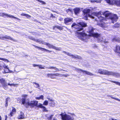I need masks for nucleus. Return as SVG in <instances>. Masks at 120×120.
<instances>
[{"label": "nucleus", "mask_w": 120, "mask_h": 120, "mask_svg": "<svg viewBox=\"0 0 120 120\" xmlns=\"http://www.w3.org/2000/svg\"><path fill=\"white\" fill-rule=\"evenodd\" d=\"M38 101H31L30 102L28 99L26 100V99L25 98H22V104L23 105L25 104V106L26 108H28L30 106L31 108H33L34 106H36L38 108L43 109V111L44 112H47L48 110L46 109L45 107L41 103H39L38 105Z\"/></svg>", "instance_id": "f257e3e1"}, {"label": "nucleus", "mask_w": 120, "mask_h": 120, "mask_svg": "<svg viewBox=\"0 0 120 120\" xmlns=\"http://www.w3.org/2000/svg\"><path fill=\"white\" fill-rule=\"evenodd\" d=\"M87 26V24L84 22H79L78 23V24L74 22L72 25L71 27L74 28L77 31H79L83 29V27H86Z\"/></svg>", "instance_id": "f03ea898"}, {"label": "nucleus", "mask_w": 120, "mask_h": 120, "mask_svg": "<svg viewBox=\"0 0 120 120\" xmlns=\"http://www.w3.org/2000/svg\"><path fill=\"white\" fill-rule=\"evenodd\" d=\"M61 117V119L63 120H74V118L72 116L68 115L66 114H64L62 113L59 115Z\"/></svg>", "instance_id": "7ed1b4c3"}, {"label": "nucleus", "mask_w": 120, "mask_h": 120, "mask_svg": "<svg viewBox=\"0 0 120 120\" xmlns=\"http://www.w3.org/2000/svg\"><path fill=\"white\" fill-rule=\"evenodd\" d=\"M94 15L98 18V21L100 22H103L106 20L105 18L101 16V14L100 12H94Z\"/></svg>", "instance_id": "20e7f679"}, {"label": "nucleus", "mask_w": 120, "mask_h": 120, "mask_svg": "<svg viewBox=\"0 0 120 120\" xmlns=\"http://www.w3.org/2000/svg\"><path fill=\"white\" fill-rule=\"evenodd\" d=\"M75 34L77 35L79 39L82 41L84 40L83 37L87 36L86 34L85 33L83 32H79L77 31L75 32Z\"/></svg>", "instance_id": "39448f33"}, {"label": "nucleus", "mask_w": 120, "mask_h": 120, "mask_svg": "<svg viewBox=\"0 0 120 120\" xmlns=\"http://www.w3.org/2000/svg\"><path fill=\"white\" fill-rule=\"evenodd\" d=\"M106 70H102V69H99L98 70V73L100 74L106 75H110L111 72Z\"/></svg>", "instance_id": "423d86ee"}, {"label": "nucleus", "mask_w": 120, "mask_h": 120, "mask_svg": "<svg viewBox=\"0 0 120 120\" xmlns=\"http://www.w3.org/2000/svg\"><path fill=\"white\" fill-rule=\"evenodd\" d=\"M75 70L79 72H82L83 73H85L87 75L90 76L93 75H94L93 74L88 71L80 69L75 68Z\"/></svg>", "instance_id": "0eeeda50"}, {"label": "nucleus", "mask_w": 120, "mask_h": 120, "mask_svg": "<svg viewBox=\"0 0 120 120\" xmlns=\"http://www.w3.org/2000/svg\"><path fill=\"white\" fill-rule=\"evenodd\" d=\"M47 77L52 79L55 78V76L61 77V75L59 73L48 74H47Z\"/></svg>", "instance_id": "6e6552de"}, {"label": "nucleus", "mask_w": 120, "mask_h": 120, "mask_svg": "<svg viewBox=\"0 0 120 120\" xmlns=\"http://www.w3.org/2000/svg\"><path fill=\"white\" fill-rule=\"evenodd\" d=\"M118 19V17L116 14H112L109 19L111 20L112 22L114 23L115 22H116Z\"/></svg>", "instance_id": "1a4fd4ad"}, {"label": "nucleus", "mask_w": 120, "mask_h": 120, "mask_svg": "<svg viewBox=\"0 0 120 120\" xmlns=\"http://www.w3.org/2000/svg\"><path fill=\"white\" fill-rule=\"evenodd\" d=\"M5 16H6L7 17H9L10 18H14L15 19L19 20V19L18 18L15 17L12 15H8V14L4 13H0V16L4 17Z\"/></svg>", "instance_id": "9d476101"}, {"label": "nucleus", "mask_w": 120, "mask_h": 120, "mask_svg": "<svg viewBox=\"0 0 120 120\" xmlns=\"http://www.w3.org/2000/svg\"><path fill=\"white\" fill-rule=\"evenodd\" d=\"M44 45L47 46L49 48H52L53 49H54L56 50L60 51V48L56 47L52 45H51L48 43H45Z\"/></svg>", "instance_id": "9b49d317"}, {"label": "nucleus", "mask_w": 120, "mask_h": 120, "mask_svg": "<svg viewBox=\"0 0 120 120\" xmlns=\"http://www.w3.org/2000/svg\"><path fill=\"white\" fill-rule=\"evenodd\" d=\"M32 45L35 48H37V49H38L40 50L41 51H46L47 52H48V53H50V52H54L53 51H52V50H48L44 48H42L40 47H39L36 46L34 45Z\"/></svg>", "instance_id": "f8f14e48"}, {"label": "nucleus", "mask_w": 120, "mask_h": 120, "mask_svg": "<svg viewBox=\"0 0 120 120\" xmlns=\"http://www.w3.org/2000/svg\"><path fill=\"white\" fill-rule=\"evenodd\" d=\"M73 19L70 18H66L64 19V23L66 24H69L68 23L72 21Z\"/></svg>", "instance_id": "ddd939ff"}, {"label": "nucleus", "mask_w": 120, "mask_h": 120, "mask_svg": "<svg viewBox=\"0 0 120 120\" xmlns=\"http://www.w3.org/2000/svg\"><path fill=\"white\" fill-rule=\"evenodd\" d=\"M65 27L64 26H54L52 27V29L53 30H56L57 29H58L60 30H63V27Z\"/></svg>", "instance_id": "4468645a"}, {"label": "nucleus", "mask_w": 120, "mask_h": 120, "mask_svg": "<svg viewBox=\"0 0 120 120\" xmlns=\"http://www.w3.org/2000/svg\"><path fill=\"white\" fill-rule=\"evenodd\" d=\"M83 13L84 14H86V15H88V16L91 18L92 19H94V17L91 16L89 13L90 12V9H85L83 11Z\"/></svg>", "instance_id": "2eb2a0df"}, {"label": "nucleus", "mask_w": 120, "mask_h": 120, "mask_svg": "<svg viewBox=\"0 0 120 120\" xmlns=\"http://www.w3.org/2000/svg\"><path fill=\"white\" fill-rule=\"evenodd\" d=\"M114 51L120 54L118 55V56L120 57V46L116 45Z\"/></svg>", "instance_id": "dca6fc26"}, {"label": "nucleus", "mask_w": 120, "mask_h": 120, "mask_svg": "<svg viewBox=\"0 0 120 120\" xmlns=\"http://www.w3.org/2000/svg\"><path fill=\"white\" fill-rule=\"evenodd\" d=\"M112 14L111 13L109 12L108 11L104 12L103 13V15H104L105 17L108 18V19H109Z\"/></svg>", "instance_id": "f3484780"}, {"label": "nucleus", "mask_w": 120, "mask_h": 120, "mask_svg": "<svg viewBox=\"0 0 120 120\" xmlns=\"http://www.w3.org/2000/svg\"><path fill=\"white\" fill-rule=\"evenodd\" d=\"M88 29L89 36L91 37L92 34L94 33V29L92 27L90 26L89 27Z\"/></svg>", "instance_id": "a211bd4d"}, {"label": "nucleus", "mask_w": 120, "mask_h": 120, "mask_svg": "<svg viewBox=\"0 0 120 120\" xmlns=\"http://www.w3.org/2000/svg\"><path fill=\"white\" fill-rule=\"evenodd\" d=\"M68 55L70 56H72V58L79 59H81L82 58L81 57L77 55L75 56L73 54H71V53H68Z\"/></svg>", "instance_id": "6ab92c4d"}, {"label": "nucleus", "mask_w": 120, "mask_h": 120, "mask_svg": "<svg viewBox=\"0 0 120 120\" xmlns=\"http://www.w3.org/2000/svg\"><path fill=\"white\" fill-rule=\"evenodd\" d=\"M5 39H9L13 41H14L13 39L10 36L7 35H5V36H3L2 37V40H4Z\"/></svg>", "instance_id": "aec40b11"}, {"label": "nucleus", "mask_w": 120, "mask_h": 120, "mask_svg": "<svg viewBox=\"0 0 120 120\" xmlns=\"http://www.w3.org/2000/svg\"><path fill=\"white\" fill-rule=\"evenodd\" d=\"M80 9L78 8H76L73 9V11L75 15H77L79 13Z\"/></svg>", "instance_id": "412c9836"}, {"label": "nucleus", "mask_w": 120, "mask_h": 120, "mask_svg": "<svg viewBox=\"0 0 120 120\" xmlns=\"http://www.w3.org/2000/svg\"><path fill=\"white\" fill-rule=\"evenodd\" d=\"M101 35L100 34H98V33H94L92 34L91 37H92L94 38H98L99 37H100Z\"/></svg>", "instance_id": "4be33fe9"}, {"label": "nucleus", "mask_w": 120, "mask_h": 120, "mask_svg": "<svg viewBox=\"0 0 120 120\" xmlns=\"http://www.w3.org/2000/svg\"><path fill=\"white\" fill-rule=\"evenodd\" d=\"M114 4H116L118 6L120 7V0H114Z\"/></svg>", "instance_id": "5701e85b"}, {"label": "nucleus", "mask_w": 120, "mask_h": 120, "mask_svg": "<svg viewBox=\"0 0 120 120\" xmlns=\"http://www.w3.org/2000/svg\"><path fill=\"white\" fill-rule=\"evenodd\" d=\"M105 1L107 3L110 5H113L114 4L113 2L114 0H105Z\"/></svg>", "instance_id": "b1692460"}, {"label": "nucleus", "mask_w": 120, "mask_h": 120, "mask_svg": "<svg viewBox=\"0 0 120 120\" xmlns=\"http://www.w3.org/2000/svg\"><path fill=\"white\" fill-rule=\"evenodd\" d=\"M25 118L24 114L23 112H21L20 113V115L19 116V119H22Z\"/></svg>", "instance_id": "393cba45"}, {"label": "nucleus", "mask_w": 120, "mask_h": 120, "mask_svg": "<svg viewBox=\"0 0 120 120\" xmlns=\"http://www.w3.org/2000/svg\"><path fill=\"white\" fill-rule=\"evenodd\" d=\"M21 15L22 16H25L27 18H31V16L30 15L27 14H25L23 13H22L21 14Z\"/></svg>", "instance_id": "a878e982"}, {"label": "nucleus", "mask_w": 120, "mask_h": 120, "mask_svg": "<svg viewBox=\"0 0 120 120\" xmlns=\"http://www.w3.org/2000/svg\"><path fill=\"white\" fill-rule=\"evenodd\" d=\"M46 68L48 69H54L58 71L59 70L58 68H57L53 66H51L49 67H47Z\"/></svg>", "instance_id": "bb28decb"}, {"label": "nucleus", "mask_w": 120, "mask_h": 120, "mask_svg": "<svg viewBox=\"0 0 120 120\" xmlns=\"http://www.w3.org/2000/svg\"><path fill=\"white\" fill-rule=\"evenodd\" d=\"M8 85L6 82L4 83L2 85V86L3 88L5 89H6L8 88Z\"/></svg>", "instance_id": "cd10ccee"}, {"label": "nucleus", "mask_w": 120, "mask_h": 120, "mask_svg": "<svg viewBox=\"0 0 120 120\" xmlns=\"http://www.w3.org/2000/svg\"><path fill=\"white\" fill-rule=\"evenodd\" d=\"M0 82L2 85L6 82L5 80L3 78L0 79Z\"/></svg>", "instance_id": "c85d7f7f"}, {"label": "nucleus", "mask_w": 120, "mask_h": 120, "mask_svg": "<svg viewBox=\"0 0 120 120\" xmlns=\"http://www.w3.org/2000/svg\"><path fill=\"white\" fill-rule=\"evenodd\" d=\"M109 81L111 82H113L116 84V85L120 86V82H118L115 81L111 80H110Z\"/></svg>", "instance_id": "c756f323"}, {"label": "nucleus", "mask_w": 120, "mask_h": 120, "mask_svg": "<svg viewBox=\"0 0 120 120\" xmlns=\"http://www.w3.org/2000/svg\"><path fill=\"white\" fill-rule=\"evenodd\" d=\"M110 72H111V74L110 75H113L117 76L119 75V74L118 73H114L111 71H110Z\"/></svg>", "instance_id": "7c9ffc66"}, {"label": "nucleus", "mask_w": 120, "mask_h": 120, "mask_svg": "<svg viewBox=\"0 0 120 120\" xmlns=\"http://www.w3.org/2000/svg\"><path fill=\"white\" fill-rule=\"evenodd\" d=\"M35 98L36 99L40 100V99H41L42 100L44 99V96L43 95H41L40 97H36Z\"/></svg>", "instance_id": "2f4dec72"}, {"label": "nucleus", "mask_w": 120, "mask_h": 120, "mask_svg": "<svg viewBox=\"0 0 120 120\" xmlns=\"http://www.w3.org/2000/svg\"><path fill=\"white\" fill-rule=\"evenodd\" d=\"M54 116L53 114L50 115L49 117H47V119L48 120H51Z\"/></svg>", "instance_id": "473e14b6"}, {"label": "nucleus", "mask_w": 120, "mask_h": 120, "mask_svg": "<svg viewBox=\"0 0 120 120\" xmlns=\"http://www.w3.org/2000/svg\"><path fill=\"white\" fill-rule=\"evenodd\" d=\"M119 27V25L118 24L116 23L114 24L113 26V27L118 28Z\"/></svg>", "instance_id": "72a5a7b5"}, {"label": "nucleus", "mask_w": 120, "mask_h": 120, "mask_svg": "<svg viewBox=\"0 0 120 120\" xmlns=\"http://www.w3.org/2000/svg\"><path fill=\"white\" fill-rule=\"evenodd\" d=\"M0 60L4 61L5 62H9V60L5 58H0Z\"/></svg>", "instance_id": "f704fd0d"}, {"label": "nucleus", "mask_w": 120, "mask_h": 120, "mask_svg": "<svg viewBox=\"0 0 120 120\" xmlns=\"http://www.w3.org/2000/svg\"><path fill=\"white\" fill-rule=\"evenodd\" d=\"M112 40L113 41L118 42H119L120 41L118 38L116 37L113 38Z\"/></svg>", "instance_id": "c9c22d12"}, {"label": "nucleus", "mask_w": 120, "mask_h": 120, "mask_svg": "<svg viewBox=\"0 0 120 120\" xmlns=\"http://www.w3.org/2000/svg\"><path fill=\"white\" fill-rule=\"evenodd\" d=\"M33 83V84H35L36 85V86L35 87L36 88H38L40 87V86L39 85V84L38 83L36 82H34Z\"/></svg>", "instance_id": "e433bc0d"}, {"label": "nucleus", "mask_w": 120, "mask_h": 120, "mask_svg": "<svg viewBox=\"0 0 120 120\" xmlns=\"http://www.w3.org/2000/svg\"><path fill=\"white\" fill-rule=\"evenodd\" d=\"M12 110L11 111L14 113H15L16 112V109L15 108L13 107H12Z\"/></svg>", "instance_id": "4c0bfd02"}, {"label": "nucleus", "mask_w": 120, "mask_h": 120, "mask_svg": "<svg viewBox=\"0 0 120 120\" xmlns=\"http://www.w3.org/2000/svg\"><path fill=\"white\" fill-rule=\"evenodd\" d=\"M36 0L38 1V2L41 3L42 4H45L46 3L45 2L42 1L40 0Z\"/></svg>", "instance_id": "58836bf2"}, {"label": "nucleus", "mask_w": 120, "mask_h": 120, "mask_svg": "<svg viewBox=\"0 0 120 120\" xmlns=\"http://www.w3.org/2000/svg\"><path fill=\"white\" fill-rule=\"evenodd\" d=\"M48 104V101L47 100L45 101L44 102L43 105H47Z\"/></svg>", "instance_id": "ea45409f"}, {"label": "nucleus", "mask_w": 120, "mask_h": 120, "mask_svg": "<svg viewBox=\"0 0 120 120\" xmlns=\"http://www.w3.org/2000/svg\"><path fill=\"white\" fill-rule=\"evenodd\" d=\"M110 97L111 98H112V99H115V100H117V101H120V100L118 98H114V97H113L112 96H110Z\"/></svg>", "instance_id": "a19ab883"}, {"label": "nucleus", "mask_w": 120, "mask_h": 120, "mask_svg": "<svg viewBox=\"0 0 120 120\" xmlns=\"http://www.w3.org/2000/svg\"><path fill=\"white\" fill-rule=\"evenodd\" d=\"M28 38L30 40H31L34 41H36V40L33 37H29Z\"/></svg>", "instance_id": "79ce46f5"}, {"label": "nucleus", "mask_w": 120, "mask_h": 120, "mask_svg": "<svg viewBox=\"0 0 120 120\" xmlns=\"http://www.w3.org/2000/svg\"><path fill=\"white\" fill-rule=\"evenodd\" d=\"M15 113H14L13 112L11 111V112H10L8 115L10 116V117H11Z\"/></svg>", "instance_id": "37998d69"}, {"label": "nucleus", "mask_w": 120, "mask_h": 120, "mask_svg": "<svg viewBox=\"0 0 120 120\" xmlns=\"http://www.w3.org/2000/svg\"><path fill=\"white\" fill-rule=\"evenodd\" d=\"M8 70L9 69L8 68H6L4 69V71L5 72V73H8Z\"/></svg>", "instance_id": "c03bdc74"}, {"label": "nucleus", "mask_w": 120, "mask_h": 120, "mask_svg": "<svg viewBox=\"0 0 120 120\" xmlns=\"http://www.w3.org/2000/svg\"><path fill=\"white\" fill-rule=\"evenodd\" d=\"M10 98L9 97H7L6 99L5 100V102H7L8 103V101H10Z\"/></svg>", "instance_id": "a18cd8bd"}, {"label": "nucleus", "mask_w": 120, "mask_h": 120, "mask_svg": "<svg viewBox=\"0 0 120 120\" xmlns=\"http://www.w3.org/2000/svg\"><path fill=\"white\" fill-rule=\"evenodd\" d=\"M97 25L101 27H103L104 26V24L102 23H98Z\"/></svg>", "instance_id": "49530a36"}, {"label": "nucleus", "mask_w": 120, "mask_h": 120, "mask_svg": "<svg viewBox=\"0 0 120 120\" xmlns=\"http://www.w3.org/2000/svg\"><path fill=\"white\" fill-rule=\"evenodd\" d=\"M38 67H39V68L41 69H44V68L41 65H38Z\"/></svg>", "instance_id": "de8ad7c7"}, {"label": "nucleus", "mask_w": 120, "mask_h": 120, "mask_svg": "<svg viewBox=\"0 0 120 120\" xmlns=\"http://www.w3.org/2000/svg\"><path fill=\"white\" fill-rule=\"evenodd\" d=\"M28 96V95L27 94H24L22 95V97L24 98H25Z\"/></svg>", "instance_id": "09e8293b"}, {"label": "nucleus", "mask_w": 120, "mask_h": 120, "mask_svg": "<svg viewBox=\"0 0 120 120\" xmlns=\"http://www.w3.org/2000/svg\"><path fill=\"white\" fill-rule=\"evenodd\" d=\"M50 17H52L53 18H55V17L53 15L52 13H51V14Z\"/></svg>", "instance_id": "8fccbe9b"}, {"label": "nucleus", "mask_w": 120, "mask_h": 120, "mask_svg": "<svg viewBox=\"0 0 120 120\" xmlns=\"http://www.w3.org/2000/svg\"><path fill=\"white\" fill-rule=\"evenodd\" d=\"M69 75L68 74H63L62 75V76L63 77H67L68 76H69Z\"/></svg>", "instance_id": "3c124183"}, {"label": "nucleus", "mask_w": 120, "mask_h": 120, "mask_svg": "<svg viewBox=\"0 0 120 120\" xmlns=\"http://www.w3.org/2000/svg\"><path fill=\"white\" fill-rule=\"evenodd\" d=\"M59 20L60 21H61L63 20V18L62 17H60L59 19Z\"/></svg>", "instance_id": "603ef678"}, {"label": "nucleus", "mask_w": 120, "mask_h": 120, "mask_svg": "<svg viewBox=\"0 0 120 120\" xmlns=\"http://www.w3.org/2000/svg\"><path fill=\"white\" fill-rule=\"evenodd\" d=\"M12 86H18L19 85V84L17 83V84H14V83H12Z\"/></svg>", "instance_id": "864d4df0"}, {"label": "nucleus", "mask_w": 120, "mask_h": 120, "mask_svg": "<svg viewBox=\"0 0 120 120\" xmlns=\"http://www.w3.org/2000/svg\"><path fill=\"white\" fill-rule=\"evenodd\" d=\"M8 103L7 102H6L5 104V106L7 108V107L8 105Z\"/></svg>", "instance_id": "5fc2aeb1"}, {"label": "nucleus", "mask_w": 120, "mask_h": 120, "mask_svg": "<svg viewBox=\"0 0 120 120\" xmlns=\"http://www.w3.org/2000/svg\"><path fill=\"white\" fill-rule=\"evenodd\" d=\"M33 65L34 67H35L36 66L38 67V65L36 64H33Z\"/></svg>", "instance_id": "6e6d98bb"}, {"label": "nucleus", "mask_w": 120, "mask_h": 120, "mask_svg": "<svg viewBox=\"0 0 120 120\" xmlns=\"http://www.w3.org/2000/svg\"><path fill=\"white\" fill-rule=\"evenodd\" d=\"M63 52L65 54H66L67 55H68V53H69L65 51H63Z\"/></svg>", "instance_id": "4d7b16f0"}, {"label": "nucleus", "mask_w": 120, "mask_h": 120, "mask_svg": "<svg viewBox=\"0 0 120 120\" xmlns=\"http://www.w3.org/2000/svg\"><path fill=\"white\" fill-rule=\"evenodd\" d=\"M47 98L49 100H50V101H54L52 99H50V98Z\"/></svg>", "instance_id": "13d9d810"}, {"label": "nucleus", "mask_w": 120, "mask_h": 120, "mask_svg": "<svg viewBox=\"0 0 120 120\" xmlns=\"http://www.w3.org/2000/svg\"><path fill=\"white\" fill-rule=\"evenodd\" d=\"M5 116V120H7V118H8V116L7 115H6Z\"/></svg>", "instance_id": "bf43d9fd"}, {"label": "nucleus", "mask_w": 120, "mask_h": 120, "mask_svg": "<svg viewBox=\"0 0 120 120\" xmlns=\"http://www.w3.org/2000/svg\"><path fill=\"white\" fill-rule=\"evenodd\" d=\"M97 40L98 41V42H101V40H100V39H98Z\"/></svg>", "instance_id": "052dcab7"}, {"label": "nucleus", "mask_w": 120, "mask_h": 120, "mask_svg": "<svg viewBox=\"0 0 120 120\" xmlns=\"http://www.w3.org/2000/svg\"><path fill=\"white\" fill-rule=\"evenodd\" d=\"M8 85L10 86H12V84H10L9 83H8Z\"/></svg>", "instance_id": "680f3d73"}, {"label": "nucleus", "mask_w": 120, "mask_h": 120, "mask_svg": "<svg viewBox=\"0 0 120 120\" xmlns=\"http://www.w3.org/2000/svg\"><path fill=\"white\" fill-rule=\"evenodd\" d=\"M104 43H108V41H104Z\"/></svg>", "instance_id": "e2e57ef3"}, {"label": "nucleus", "mask_w": 120, "mask_h": 120, "mask_svg": "<svg viewBox=\"0 0 120 120\" xmlns=\"http://www.w3.org/2000/svg\"><path fill=\"white\" fill-rule=\"evenodd\" d=\"M2 120V118L1 116L0 115V120Z\"/></svg>", "instance_id": "0e129e2a"}, {"label": "nucleus", "mask_w": 120, "mask_h": 120, "mask_svg": "<svg viewBox=\"0 0 120 120\" xmlns=\"http://www.w3.org/2000/svg\"><path fill=\"white\" fill-rule=\"evenodd\" d=\"M53 120H57V119H55V118H54V119H53Z\"/></svg>", "instance_id": "69168bd1"}, {"label": "nucleus", "mask_w": 120, "mask_h": 120, "mask_svg": "<svg viewBox=\"0 0 120 120\" xmlns=\"http://www.w3.org/2000/svg\"><path fill=\"white\" fill-rule=\"evenodd\" d=\"M0 39H1L2 40V37H0Z\"/></svg>", "instance_id": "338daca9"}, {"label": "nucleus", "mask_w": 120, "mask_h": 120, "mask_svg": "<svg viewBox=\"0 0 120 120\" xmlns=\"http://www.w3.org/2000/svg\"><path fill=\"white\" fill-rule=\"evenodd\" d=\"M1 67V66H0V70L1 69L0 68Z\"/></svg>", "instance_id": "774afa93"}]
</instances>
